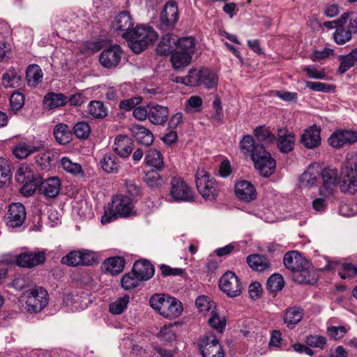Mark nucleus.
Segmentation results:
<instances>
[{"instance_id": "1", "label": "nucleus", "mask_w": 357, "mask_h": 357, "mask_svg": "<svg viewBox=\"0 0 357 357\" xmlns=\"http://www.w3.org/2000/svg\"><path fill=\"white\" fill-rule=\"evenodd\" d=\"M122 36L128 40V46L135 54L143 52L158 37L152 27L144 25L137 26L131 32H126Z\"/></svg>"}, {"instance_id": "2", "label": "nucleus", "mask_w": 357, "mask_h": 357, "mask_svg": "<svg viewBox=\"0 0 357 357\" xmlns=\"http://www.w3.org/2000/svg\"><path fill=\"white\" fill-rule=\"evenodd\" d=\"M340 188L342 192L354 194L357 191V154L346 155L340 169Z\"/></svg>"}, {"instance_id": "3", "label": "nucleus", "mask_w": 357, "mask_h": 357, "mask_svg": "<svg viewBox=\"0 0 357 357\" xmlns=\"http://www.w3.org/2000/svg\"><path fill=\"white\" fill-rule=\"evenodd\" d=\"M152 308L168 319H175L183 312L182 303L175 298L166 294H155L149 300Z\"/></svg>"}, {"instance_id": "4", "label": "nucleus", "mask_w": 357, "mask_h": 357, "mask_svg": "<svg viewBox=\"0 0 357 357\" xmlns=\"http://www.w3.org/2000/svg\"><path fill=\"white\" fill-rule=\"evenodd\" d=\"M132 199L126 195H116L113 197L111 207L102 217V224L109 223L118 217L127 218L135 215Z\"/></svg>"}, {"instance_id": "5", "label": "nucleus", "mask_w": 357, "mask_h": 357, "mask_svg": "<svg viewBox=\"0 0 357 357\" xmlns=\"http://www.w3.org/2000/svg\"><path fill=\"white\" fill-rule=\"evenodd\" d=\"M195 183L199 193L206 200H215L219 193V186L215 179L203 168H198Z\"/></svg>"}, {"instance_id": "6", "label": "nucleus", "mask_w": 357, "mask_h": 357, "mask_svg": "<svg viewBox=\"0 0 357 357\" xmlns=\"http://www.w3.org/2000/svg\"><path fill=\"white\" fill-rule=\"evenodd\" d=\"M168 196L169 201L174 202H192L195 200L192 188L179 177L171 179Z\"/></svg>"}, {"instance_id": "7", "label": "nucleus", "mask_w": 357, "mask_h": 357, "mask_svg": "<svg viewBox=\"0 0 357 357\" xmlns=\"http://www.w3.org/2000/svg\"><path fill=\"white\" fill-rule=\"evenodd\" d=\"M340 25L333 33V39L338 45L349 42L352 34L357 33V18H350V13H344L340 18Z\"/></svg>"}, {"instance_id": "8", "label": "nucleus", "mask_w": 357, "mask_h": 357, "mask_svg": "<svg viewBox=\"0 0 357 357\" xmlns=\"http://www.w3.org/2000/svg\"><path fill=\"white\" fill-rule=\"evenodd\" d=\"M26 310L30 313L40 312L48 303L47 291L43 287H36L24 292Z\"/></svg>"}, {"instance_id": "9", "label": "nucleus", "mask_w": 357, "mask_h": 357, "mask_svg": "<svg viewBox=\"0 0 357 357\" xmlns=\"http://www.w3.org/2000/svg\"><path fill=\"white\" fill-rule=\"evenodd\" d=\"M15 180L22 185L20 192L26 197L32 195L39 183L33 172L28 166H22L18 169L15 174Z\"/></svg>"}, {"instance_id": "10", "label": "nucleus", "mask_w": 357, "mask_h": 357, "mask_svg": "<svg viewBox=\"0 0 357 357\" xmlns=\"http://www.w3.org/2000/svg\"><path fill=\"white\" fill-rule=\"evenodd\" d=\"M96 254L89 250H73L61 258V263L69 266H90L95 261Z\"/></svg>"}, {"instance_id": "11", "label": "nucleus", "mask_w": 357, "mask_h": 357, "mask_svg": "<svg viewBox=\"0 0 357 357\" xmlns=\"http://www.w3.org/2000/svg\"><path fill=\"white\" fill-rule=\"evenodd\" d=\"M219 287L230 298L239 296L243 289L240 279L231 271H227L222 275L219 280Z\"/></svg>"}, {"instance_id": "12", "label": "nucleus", "mask_w": 357, "mask_h": 357, "mask_svg": "<svg viewBox=\"0 0 357 357\" xmlns=\"http://www.w3.org/2000/svg\"><path fill=\"white\" fill-rule=\"evenodd\" d=\"M203 357H224L225 353L217 337L213 333L204 335L199 342Z\"/></svg>"}, {"instance_id": "13", "label": "nucleus", "mask_w": 357, "mask_h": 357, "mask_svg": "<svg viewBox=\"0 0 357 357\" xmlns=\"http://www.w3.org/2000/svg\"><path fill=\"white\" fill-rule=\"evenodd\" d=\"M179 17L178 6L174 1H169L166 3L160 13L158 26L162 30L173 29Z\"/></svg>"}, {"instance_id": "14", "label": "nucleus", "mask_w": 357, "mask_h": 357, "mask_svg": "<svg viewBox=\"0 0 357 357\" xmlns=\"http://www.w3.org/2000/svg\"><path fill=\"white\" fill-rule=\"evenodd\" d=\"M323 183L319 188V195L325 198L332 196L337 188L338 172L336 168L326 167L320 172Z\"/></svg>"}, {"instance_id": "15", "label": "nucleus", "mask_w": 357, "mask_h": 357, "mask_svg": "<svg viewBox=\"0 0 357 357\" xmlns=\"http://www.w3.org/2000/svg\"><path fill=\"white\" fill-rule=\"evenodd\" d=\"M252 161L255 168L263 176L267 177L274 173L276 165L275 160L265 149L259 155H255V159Z\"/></svg>"}, {"instance_id": "16", "label": "nucleus", "mask_w": 357, "mask_h": 357, "mask_svg": "<svg viewBox=\"0 0 357 357\" xmlns=\"http://www.w3.org/2000/svg\"><path fill=\"white\" fill-rule=\"evenodd\" d=\"M328 142L335 149L349 146L357 142V132L349 130H337L331 135Z\"/></svg>"}, {"instance_id": "17", "label": "nucleus", "mask_w": 357, "mask_h": 357, "mask_svg": "<svg viewBox=\"0 0 357 357\" xmlns=\"http://www.w3.org/2000/svg\"><path fill=\"white\" fill-rule=\"evenodd\" d=\"M26 217L24 206L21 203H13L9 206L6 216V222L8 227H20Z\"/></svg>"}, {"instance_id": "18", "label": "nucleus", "mask_w": 357, "mask_h": 357, "mask_svg": "<svg viewBox=\"0 0 357 357\" xmlns=\"http://www.w3.org/2000/svg\"><path fill=\"white\" fill-rule=\"evenodd\" d=\"M122 50L119 45H115L105 49L99 56L101 65L106 68H116L122 57Z\"/></svg>"}, {"instance_id": "19", "label": "nucleus", "mask_w": 357, "mask_h": 357, "mask_svg": "<svg viewBox=\"0 0 357 357\" xmlns=\"http://www.w3.org/2000/svg\"><path fill=\"white\" fill-rule=\"evenodd\" d=\"M284 266L293 273L301 272L308 268V261L296 250L287 252L283 257Z\"/></svg>"}, {"instance_id": "20", "label": "nucleus", "mask_w": 357, "mask_h": 357, "mask_svg": "<svg viewBox=\"0 0 357 357\" xmlns=\"http://www.w3.org/2000/svg\"><path fill=\"white\" fill-rule=\"evenodd\" d=\"M45 261V253L43 251H27L18 255L16 264L24 268H32L42 264Z\"/></svg>"}, {"instance_id": "21", "label": "nucleus", "mask_w": 357, "mask_h": 357, "mask_svg": "<svg viewBox=\"0 0 357 357\" xmlns=\"http://www.w3.org/2000/svg\"><path fill=\"white\" fill-rule=\"evenodd\" d=\"M42 142L20 141L13 148V153L20 160L25 159L30 155L39 151L43 148Z\"/></svg>"}, {"instance_id": "22", "label": "nucleus", "mask_w": 357, "mask_h": 357, "mask_svg": "<svg viewBox=\"0 0 357 357\" xmlns=\"http://www.w3.org/2000/svg\"><path fill=\"white\" fill-rule=\"evenodd\" d=\"M147 107L149 109V120L151 123L157 126L165 124L169 115L168 107L153 103H149Z\"/></svg>"}, {"instance_id": "23", "label": "nucleus", "mask_w": 357, "mask_h": 357, "mask_svg": "<svg viewBox=\"0 0 357 357\" xmlns=\"http://www.w3.org/2000/svg\"><path fill=\"white\" fill-rule=\"evenodd\" d=\"M134 146L133 141L126 135H119L114 139L113 151L123 158L130 155Z\"/></svg>"}, {"instance_id": "24", "label": "nucleus", "mask_w": 357, "mask_h": 357, "mask_svg": "<svg viewBox=\"0 0 357 357\" xmlns=\"http://www.w3.org/2000/svg\"><path fill=\"white\" fill-rule=\"evenodd\" d=\"M295 135L287 128H280L278 132L277 146L279 150L284 153L291 152L294 147Z\"/></svg>"}, {"instance_id": "25", "label": "nucleus", "mask_w": 357, "mask_h": 357, "mask_svg": "<svg viewBox=\"0 0 357 357\" xmlns=\"http://www.w3.org/2000/svg\"><path fill=\"white\" fill-rule=\"evenodd\" d=\"M235 193L240 200L245 202H250L257 197L255 186L250 182L245 180L236 183Z\"/></svg>"}, {"instance_id": "26", "label": "nucleus", "mask_w": 357, "mask_h": 357, "mask_svg": "<svg viewBox=\"0 0 357 357\" xmlns=\"http://www.w3.org/2000/svg\"><path fill=\"white\" fill-rule=\"evenodd\" d=\"M241 152L248 156L250 155L253 160L255 155H259L264 149V146L257 144L252 136L244 135L239 142Z\"/></svg>"}, {"instance_id": "27", "label": "nucleus", "mask_w": 357, "mask_h": 357, "mask_svg": "<svg viewBox=\"0 0 357 357\" xmlns=\"http://www.w3.org/2000/svg\"><path fill=\"white\" fill-rule=\"evenodd\" d=\"M61 185V181L59 177H50L40 183L39 190L45 197L55 198L59 194Z\"/></svg>"}, {"instance_id": "28", "label": "nucleus", "mask_w": 357, "mask_h": 357, "mask_svg": "<svg viewBox=\"0 0 357 357\" xmlns=\"http://www.w3.org/2000/svg\"><path fill=\"white\" fill-rule=\"evenodd\" d=\"M320 176V168L317 164H310L299 178L301 188H311L317 184Z\"/></svg>"}, {"instance_id": "29", "label": "nucleus", "mask_w": 357, "mask_h": 357, "mask_svg": "<svg viewBox=\"0 0 357 357\" xmlns=\"http://www.w3.org/2000/svg\"><path fill=\"white\" fill-rule=\"evenodd\" d=\"M112 26L115 31L122 32L123 35L126 32H131L134 21L128 11H122L115 17Z\"/></svg>"}, {"instance_id": "30", "label": "nucleus", "mask_w": 357, "mask_h": 357, "mask_svg": "<svg viewBox=\"0 0 357 357\" xmlns=\"http://www.w3.org/2000/svg\"><path fill=\"white\" fill-rule=\"evenodd\" d=\"M130 130L136 141L144 146H151L154 140L153 133L145 127L134 124L130 128Z\"/></svg>"}, {"instance_id": "31", "label": "nucleus", "mask_w": 357, "mask_h": 357, "mask_svg": "<svg viewBox=\"0 0 357 357\" xmlns=\"http://www.w3.org/2000/svg\"><path fill=\"white\" fill-rule=\"evenodd\" d=\"M132 272L140 281L151 279L154 274L153 265L146 259H141L135 262Z\"/></svg>"}, {"instance_id": "32", "label": "nucleus", "mask_w": 357, "mask_h": 357, "mask_svg": "<svg viewBox=\"0 0 357 357\" xmlns=\"http://www.w3.org/2000/svg\"><path fill=\"white\" fill-rule=\"evenodd\" d=\"M301 142L310 149H314L321 143L320 130L316 126L310 127L301 135Z\"/></svg>"}, {"instance_id": "33", "label": "nucleus", "mask_w": 357, "mask_h": 357, "mask_svg": "<svg viewBox=\"0 0 357 357\" xmlns=\"http://www.w3.org/2000/svg\"><path fill=\"white\" fill-rule=\"evenodd\" d=\"M59 155L55 151H46L38 153L35 157V163L41 169L48 171L55 165Z\"/></svg>"}, {"instance_id": "34", "label": "nucleus", "mask_w": 357, "mask_h": 357, "mask_svg": "<svg viewBox=\"0 0 357 357\" xmlns=\"http://www.w3.org/2000/svg\"><path fill=\"white\" fill-rule=\"evenodd\" d=\"M157 169H152L144 173V181L152 190L161 188L165 183V178Z\"/></svg>"}, {"instance_id": "35", "label": "nucleus", "mask_w": 357, "mask_h": 357, "mask_svg": "<svg viewBox=\"0 0 357 357\" xmlns=\"http://www.w3.org/2000/svg\"><path fill=\"white\" fill-rule=\"evenodd\" d=\"M246 261L254 271L261 272L268 269L271 263L268 258L259 254H252L247 257Z\"/></svg>"}, {"instance_id": "36", "label": "nucleus", "mask_w": 357, "mask_h": 357, "mask_svg": "<svg viewBox=\"0 0 357 357\" xmlns=\"http://www.w3.org/2000/svg\"><path fill=\"white\" fill-rule=\"evenodd\" d=\"M67 104V96L63 93H48L43 98V105L47 109H53Z\"/></svg>"}, {"instance_id": "37", "label": "nucleus", "mask_w": 357, "mask_h": 357, "mask_svg": "<svg viewBox=\"0 0 357 357\" xmlns=\"http://www.w3.org/2000/svg\"><path fill=\"white\" fill-rule=\"evenodd\" d=\"M102 170L107 174H116L120 168V160L114 154H105L100 160Z\"/></svg>"}, {"instance_id": "38", "label": "nucleus", "mask_w": 357, "mask_h": 357, "mask_svg": "<svg viewBox=\"0 0 357 357\" xmlns=\"http://www.w3.org/2000/svg\"><path fill=\"white\" fill-rule=\"evenodd\" d=\"M144 162L146 165L153 167L158 171H162L165 165L162 155L156 149H149L147 151Z\"/></svg>"}, {"instance_id": "39", "label": "nucleus", "mask_w": 357, "mask_h": 357, "mask_svg": "<svg viewBox=\"0 0 357 357\" xmlns=\"http://www.w3.org/2000/svg\"><path fill=\"white\" fill-rule=\"evenodd\" d=\"M176 38L172 34H165L157 47V52L160 55H168L176 50Z\"/></svg>"}, {"instance_id": "40", "label": "nucleus", "mask_w": 357, "mask_h": 357, "mask_svg": "<svg viewBox=\"0 0 357 357\" xmlns=\"http://www.w3.org/2000/svg\"><path fill=\"white\" fill-rule=\"evenodd\" d=\"M125 266V261L123 257H114L109 258L102 263V268L106 272L112 275L119 274L123 271Z\"/></svg>"}, {"instance_id": "41", "label": "nucleus", "mask_w": 357, "mask_h": 357, "mask_svg": "<svg viewBox=\"0 0 357 357\" xmlns=\"http://www.w3.org/2000/svg\"><path fill=\"white\" fill-rule=\"evenodd\" d=\"M56 141L62 145L68 144L71 139V130L67 124L60 123L56 124L53 130Z\"/></svg>"}, {"instance_id": "42", "label": "nucleus", "mask_w": 357, "mask_h": 357, "mask_svg": "<svg viewBox=\"0 0 357 357\" xmlns=\"http://www.w3.org/2000/svg\"><path fill=\"white\" fill-rule=\"evenodd\" d=\"M43 73L38 65L32 64L28 66L26 71L27 84L31 87H36L43 80Z\"/></svg>"}, {"instance_id": "43", "label": "nucleus", "mask_w": 357, "mask_h": 357, "mask_svg": "<svg viewBox=\"0 0 357 357\" xmlns=\"http://www.w3.org/2000/svg\"><path fill=\"white\" fill-rule=\"evenodd\" d=\"M60 165L64 171L75 176H83L84 174L82 165L73 162L68 157H62Z\"/></svg>"}, {"instance_id": "44", "label": "nucleus", "mask_w": 357, "mask_h": 357, "mask_svg": "<svg viewBox=\"0 0 357 357\" xmlns=\"http://www.w3.org/2000/svg\"><path fill=\"white\" fill-rule=\"evenodd\" d=\"M303 314V310L301 307H289L284 315V321L289 327H293L302 320Z\"/></svg>"}, {"instance_id": "45", "label": "nucleus", "mask_w": 357, "mask_h": 357, "mask_svg": "<svg viewBox=\"0 0 357 357\" xmlns=\"http://www.w3.org/2000/svg\"><path fill=\"white\" fill-rule=\"evenodd\" d=\"M87 113L93 119H102L107 116V108L102 102L92 100L87 106Z\"/></svg>"}, {"instance_id": "46", "label": "nucleus", "mask_w": 357, "mask_h": 357, "mask_svg": "<svg viewBox=\"0 0 357 357\" xmlns=\"http://www.w3.org/2000/svg\"><path fill=\"white\" fill-rule=\"evenodd\" d=\"M171 63L174 69L178 70L188 66L192 60V56H188L181 50H175L171 55Z\"/></svg>"}, {"instance_id": "47", "label": "nucleus", "mask_w": 357, "mask_h": 357, "mask_svg": "<svg viewBox=\"0 0 357 357\" xmlns=\"http://www.w3.org/2000/svg\"><path fill=\"white\" fill-rule=\"evenodd\" d=\"M2 84L6 88H17L21 84V77L13 68L8 70L3 74Z\"/></svg>"}, {"instance_id": "48", "label": "nucleus", "mask_w": 357, "mask_h": 357, "mask_svg": "<svg viewBox=\"0 0 357 357\" xmlns=\"http://www.w3.org/2000/svg\"><path fill=\"white\" fill-rule=\"evenodd\" d=\"M195 49V43L192 37H183L176 40V50L192 56Z\"/></svg>"}, {"instance_id": "49", "label": "nucleus", "mask_w": 357, "mask_h": 357, "mask_svg": "<svg viewBox=\"0 0 357 357\" xmlns=\"http://www.w3.org/2000/svg\"><path fill=\"white\" fill-rule=\"evenodd\" d=\"M11 177L12 174L8 161L0 158V187L3 188L8 185Z\"/></svg>"}, {"instance_id": "50", "label": "nucleus", "mask_w": 357, "mask_h": 357, "mask_svg": "<svg viewBox=\"0 0 357 357\" xmlns=\"http://www.w3.org/2000/svg\"><path fill=\"white\" fill-rule=\"evenodd\" d=\"M284 280L280 274L274 273L267 280L266 289L270 293H274L282 289Z\"/></svg>"}, {"instance_id": "51", "label": "nucleus", "mask_w": 357, "mask_h": 357, "mask_svg": "<svg viewBox=\"0 0 357 357\" xmlns=\"http://www.w3.org/2000/svg\"><path fill=\"white\" fill-rule=\"evenodd\" d=\"M130 297L128 295H124L123 297L118 298L109 305V312L113 314H120L127 308Z\"/></svg>"}, {"instance_id": "52", "label": "nucleus", "mask_w": 357, "mask_h": 357, "mask_svg": "<svg viewBox=\"0 0 357 357\" xmlns=\"http://www.w3.org/2000/svg\"><path fill=\"white\" fill-rule=\"evenodd\" d=\"M254 134L260 141L273 143L275 140V135L265 126L257 127L254 130Z\"/></svg>"}, {"instance_id": "53", "label": "nucleus", "mask_w": 357, "mask_h": 357, "mask_svg": "<svg viewBox=\"0 0 357 357\" xmlns=\"http://www.w3.org/2000/svg\"><path fill=\"white\" fill-rule=\"evenodd\" d=\"M218 82V77L215 73L209 69L202 70L201 83L206 88L211 89L216 86Z\"/></svg>"}, {"instance_id": "54", "label": "nucleus", "mask_w": 357, "mask_h": 357, "mask_svg": "<svg viewBox=\"0 0 357 357\" xmlns=\"http://www.w3.org/2000/svg\"><path fill=\"white\" fill-rule=\"evenodd\" d=\"M73 132L77 138L84 139L89 137L91 132V127L87 122L79 121L74 126Z\"/></svg>"}, {"instance_id": "55", "label": "nucleus", "mask_w": 357, "mask_h": 357, "mask_svg": "<svg viewBox=\"0 0 357 357\" xmlns=\"http://www.w3.org/2000/svg\"><path fill=\"white\" fill-rule=\"evenodd\" d=\"M24 104V95L18 91L13 92L10 97V109L15 112L20 110Z\"/></svg>"}, {"instance_id": "56", "label": "nucleus", "mask_w": 357, "mask_h": 357, "mask_svg": "<svg viewBox=\"0 0 357 357\" xmlns=\"http://www.w3.org/2000/svg\"><path fill=\"white\" fill-rule=\"evenodd\" d=\"M139 281H140L139 278L132 271V273L123 275L121 279V285L123 289L130 290L135 288L138 285Z\"/></svg>"}, {"instance_id": "57", "label": "nucleus", "mask_w": 357, "mask_h": 357, "mask_svg": "<svg viewBox=\"0 0 357 357\" xmlns=\"http://www.w3.org/2000/svg\"><path fill=\"white\" fill-rule=\"evenodd\" d=\"M158 337L165 342H172L176 339V335L172 329V326H163L158 334Z\"/></svg>"}, {"instance_id": "58", "label": "nucleus", "mask_w": 357, "mask_h": 357, "mask_svg": "<svg viewBox=\"0 0 357 357\" xmlns=\"http://www.w3.org/2000/svg\"><path fill=\"white\" fill-rule=\"evenodd\" d=\"M202 70L191 69L186 75V85L197 86L201 84Z\"/></svg>"}, {"instance_id": "59", "label": "nucleus", "mask_w": 357, "mask_h": 357, "mask_svg": "<svg viewBox=\"0 0 357 357\" xmlns=\"http://www.w3.org/2000/svg\"><path fill=\"white\" fill-rule=\"evenodd\" d=\"M305 86L307 88L312 89V91L324 93L329 92L333 89V87L331 85L319 82L306 81Z\"/></svg>"}, {"instance_id": "60", "label": "nucleus", "mask_w": 357, "mask_h": 357, "mask_svg": "<svg viewBox=\"0 0 357 357\" xmlns=\"http://www.w3.org/2000/svg\"><path fill=\"white\" fill-rule=\"evenodd\" d=\"M211 314L212 317L208 319L210 326L218 331L222 332L226 325L225 320L221 319L214 311H212Z\"/></svg>"}, {"instance_id": "61", "label": "nucleus", "mask_w": 357, "mask_h": 357, "mask_svg": "<svg viewBox=\"0 0 357 357\" xmlns=\"http://www.w3.org/2000/svg\"><path fill=\"white\" fill-rule=\"evenodd\" d=\"M339 275L342 279L352 278L357 275V266H354L351 264H343L342 269L339 271Z\"/></svg>"}, {"instance_id": "62", "label": "nucleus", "mask_w": 357, "mask_h": 357, "mask_svg": "<svg viewBox=\"0 0 357 357\" xmlns=\"http://www.w3.org/2000/svg\"><path fill=\"white\" fill-rule=\"evenodd\" d=\"M142 102L141 97H134L120 102L119 108L126 111L135 109Z\"/></svg>"}, {"instance_id": "63", "label": "nucleus", "mask_w": 357, "mask_h": 357, "mask_svg": "<svg viewBox=\"0 0 357 357\" xmlns=\"http://www.w3.org/2000/svg\"><path fill=\"white\" fill-rule=\"evenodd\" d=\"M340 63L338 71L341 75L344 74L355 65V63L352 61L351 59L349 58L347 54L341 55L340 56Z\"/></svg>"}, {"instance_id": "64", "label": "nucleus", "mask_w": 357, "mask_h": 357, "mask_svg": "<svg viewBox=\"0 0 357 357\" xmlns=\"http://www.w3.org/2000/svg\"><path fill=\"white\" fill-rule=\"evenodd\" d=\"M307 344L313 347L324 349L326 344V338L319 335H310L307 337Z\"/></svg>"}]
</instances>
